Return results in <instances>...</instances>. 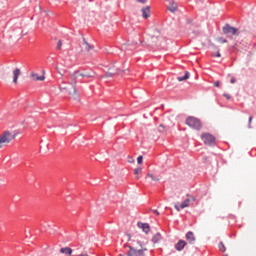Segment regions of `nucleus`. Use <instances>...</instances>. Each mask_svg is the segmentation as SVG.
<instances>
[{"label":"nucleus","instance_id":"obj_7","mask_svg":"<svg viewBox=\"0 0 256 256\" xmlns=\"http://www.w3.org/2000/svg\"><path fill=\"white\" fill-rule=\"evenodd\" d=\"M191 203V199L187 198L186 200H184L183 204L176 203L174 205L176 211H181V209H185L187 207H189V204Z\"/></svg>","mask_w":256,"mask_h":256},{"label":"nucleus","instance_id":"obj_21","mask_svg":"<svg viewBox=\"0 0 256 256\" xmlns=\"http://www.w3.org/2000/svg\"><path fill=\"white\" fill-rule=\"evenodd\" d=\"M61 47H63V41L58 40L57 45H56V50L61 51Z\"/></svg>","mask_w":256,"mask_h":256},{"label":"nucleus","instance_id":"obj_15","mask_svg":"<svg viewBox=\"0 0 256 256\" xmlns=\"http://www.w3.org/2000/svg\"><path fill=\"white\" fill-rule=\"evenodd\" d=\"M168 11H170V13H175V11H177V4L173 1H170V3L167 6Z\"/></svg>","mask_w":256,"mask_h":256},{"label":"nucleus","instance_id":"obj_18","mask_svg":"<svg viewBox=\"0 0 256 256\" xmlns=\"http://www.w3.org/2000/svg\"><path fill=\"white\" fill-rule=\"evenodd\" d=\"M162 237H161V233H156L153 238H152V242L153 243H159L161 241Z\"/></svg>","mask_w":256,"mask_h":256},{"label":"nucleus","instance_id":"obj_31","mask_svg":"<svg viewBox=\"0 0 256 256\" xmlns=\"http://www.w3.org/2000/svg\"><path fill=\"white\" fill-rule=\"evenodd\" d=\"M214 87H219V81L214 82Z\"/></svg>","mask_w":256,"mask_h":256},{"label":"nucleus","instance_id":"obj_1","mask_svg":"<svg viewBox=\"0 0 256 256\" xmlns=\"http://www.w3.org/2000/svg\"><path fill=\"white\" fill-rule=\"evenodd\" d=\"M87 77L88 79L93 77L92 74L86 73H79V70H76L75 72L69 73V85H71V88H68L67 86H61V90H67L69 95H71L72 99H79V92H77V78L78 77Z\"/></svg>","mask_w":256,"mask_h":256},{"label":"nucleus","instance_id":"obj_5","mask_svg":"<svg viewBox=\"0 0 256 256\" xmlns=\"http://www.w3.org/2000/svg\"><path fill=\"white\" fill-rule=\"evenodd\" d=\"M201 139L205 145H214L215 144V136L210 133H202Z\"/></svg>","mask_w":256,"mask_h":256},{"label":"nucleus","instance_id":"obj_11","mask_svg":"<svg viewBox=\"0 0 256 256\" xmlns=\"http://www.w3.org/2000/svg\"><path fill=\"white\" fill-rule=\"evenodd\" d=\"M186 246H187V242L185 240H179L175 244V249L176 251H183V249H185Z\"/></svg>","mask_w":256,"mask_h":256},{"label":"nucleus","instance_id":"obj_6","mask_svg":"<svg viewBox=\"0 0 256 256\" xmlns=\"http://www.w3.org/2000/svg\"><path fill=\"white\" fill-rule=\"evenodd\" d=\"M223 33L226 35H239L237 28L231 27L229 24L223 27Z\"/></svg>","mask_w":256,"mask_h":256},{"label":"nucleus","instance_id":"obj_26","mask_svg":"<svg viewBox=\"0 0 256 256\" xmlns=\"http://www.w3.org/2000/svg\"><path fill=\"white\" fill-rule=\"evenodd\" d=\"M137 163H138L139 165H141V164L143 163V156H139V157L137 158Z\"/></svg>","mask_w":256,"mask_h":256},{"label":"nucleus","instance_id":"obj_16","mask_svg":"<svg viewBox=\"0 0 256 256\" xmlns=\"http://www.w3.org/2000/svg\"><path fill=\"white\" fill-rule=\"evenodd\" d=\"M82 47L84 51H87L88 53H91V50L93 49V46H91L87 41L83 40Z\"/></svg>","mask_w":256,"mask_h":256},{"label":"nucleus","instance_id":"obj_33","mask_svg":"<svg viewBox=\"0 0 256 256\" xmlns=\"http://www.w3.org/2000/svg\"><path fill=\"white\" fill-rule=\"evenodd\" d=\"M221 43H227V40L220 39Z\"/></svg>","mask_w":256,"mask_h":256},{"label":"nucleus","instance_id":"obj_25","mask_svg":"<svg viewBox=\"0 0 256 256\" xmlns=\"http://www.w3.org/2000/svg\"><path fill=\"white\" fill-rule=\"evenodd\" d=\"M212 57H221V52L217 50L216 53H212Z\"/></svg>","mask_w":256,"mask_h":256},{"label":"nucleus","instance_id":"obj_30","mask_svg":"<svg viewBox=\"0 0 256 256\" xmlns=\"http://www.w3.org/2000/svg\"><path fill=\"white\" fill-rule=\"evenodd\" d=\"M154 215H160L158 210H153Z\"/></svg>","mask_w":256,"mask_h":256},{"label":"nucleus","instance_id":"obj_35","mask_svg":"<svg viewBox=\"0 0 256 256\" xmlns=\"http://www.w3.org/2000/svg\"><path fill=\"white\" fill-rule=\"evenodd\" d=\"M119 256H125V254H119Z\"/></svg>","mask_w":256,"mask_h":256},{"label":"nucleus","instance_id":"obj_13","mask_svg":"<svg viewBox=\"0 0 256 256\" xmlns=\"http://www.w3.org/2000/svg\"><path fill=\"white\" fill-rule=\"evenodd\" d=\"M137 225H138L139 229H142V231L144 233H149V231H151V228L149 227V224H147V223L138 222Z\"/></svg>","mask_w":256,"mask_h":256},{"label":"nucleus","instance_id":"obj_22","mask_svg":"<svg viewBox=\"0 0 256 256\" xmlns=\"http://www.w3.org/2000/svg\"><path fill=\"white\" fill-rule=\"evenodd\" d=\"M139 173H141V168H136L134 170V175H136V179H139Z\"/></svg>","mask_w":256,"mask_h":256},{"label":"nucleus","instance_id":"obj_20","mask_svg":"<svg viewBox=\"0 0 256 256\" xmlns=\"http://www.w3.org/2000/svg\"><path fill=\"white\" fill-rule=\"evenodd\" d=\"M178 81H187V79H189V72H185V75L184 76H180L177 78Z\"/></svg>","mask_w":256,"mask_h":256},{"label":"nucleus","instance_id":"obj_23","mask_svg":"<svg viewBox=\"0 0 256 256\" xmlns=\"http://www.w3.org/2000/svg\"><path fill=\"white\" fill-rule=\"evenodd\" d=\"M219 249L222 251V253H225V244H223V242L219 243Z\"/></svg>","mask_w":256,"mask_h":256},{"label":"nucleus","instance_id":"obj_14","mask_svg":"<svg viewBox=\"0 0 256 256\" xmlns=\"http://www.w3.org/2000/svg\"><path fill=\"white\" fill-rule=\"evenodd\" d=\"M20 75H21V69L16 68L15 70H13V83H15V85H17V80L19 79Z\"/></svg>","mask_w":256,"mask_h":256},{"label":"nucleus","instance_id":"obj_9","mask_svg":"<svg viewBox=\"0 0 256 256\" xmlns=\"http://www.w3.org/2000/svg\"><path fill=\"white\" fill-rule=\"evenodd\" d=\"M143 19H149L151 16V7L146 6L141 9Z\"/></svg>","mask_w":256,"mask_h":256},{"label":"nucleus","instance_id":"obj_32","mask_svg":"<svg viewBox=\"0 0 256 256\" xmlns=\"http://www.w3.org/2000/svg\"><path fill=\"white\" fill-rule=\"evenodd\" d=\"M224 97H226V99H231V96H229L228 94H224Z\"/></svg>","mask_w":256,"mask_h":256},{"label":"nucleus","instance_id":"obj_17","mask_svg":"<svg viewBox=\"0 0 256 256\" xmlns=\"http://www.w3.org/2000/svg\"><path fill=\"white\" fill-rule=\"evenodd\" d=\"M60 253H64V255H72L73 249L69 247H64L60 249Z\"/></svg>","mask_w":256,"mask_h":256},{"label":"nucleus","instance_id":"obj_4","mask_svg":"<svg viewBox=\"0 0 256 256\" xmlns=\"http://www.w3.org/2000/svg\"><path fill=\"white\" fill-rule=\"evenodd\" d=\"M15 137H17V135L15 133H11L9 131L4 132L0 136V149H3V147H5V145H9V143L11 141H13V139H15Z\"/></svg>","mask_w":256,"mask_h":256},{"label":"nucleus","instance_id":"obj_10","mask_svg":"<svg viewBox=\"0 0 256 256\" xmlns=\"http://www.w3.org/2000/svg\"><path fill=\"white\" fill-rule=\"evenodd\" d=\"M186 240L188 241V243H190V245H194L196 241L195 233H193L192 231H189L186 234Z\"/></svg>","mask_w":256,"mask_h":256},{"label":"nucleus","instance_id":"obj_8","mask_svg":"<svg viewBox=\"0 0 256 256\" xmlns=\"http://www.w3.org/2000/svg\"><path fill=\"white\" fill-rule=\"evenodd\" d=\"M30 78L32 79V81H45V74L39 76V74L31 72Z\"/></svg>","mask_w":256,"mask_h":256},{"label":"nucleus","instance_id":"obj_27","mask_svg":"<svg viewBox=\"0 0 256 256\" xmlns=\"http://www.w3.org/2000/svg\"><path fill=\"white\" fill-rule=\"evenodd\" d=\"M253 121V116H250L249 117V120H248V127L251 128V122Z\"/></svg>","mask_w":256,"mask_h":256},{"label":"nucleus","instance_id":"obj_34","mask_svg":"<svg viewBox=\"0 0 256 256\" xmlns=\"http://www.w3.org/2000/svg\"><path fill=\"white\" fill-rule=\"evenodd\" d=\"M78 256H89V255H87V254H80V255H78Z\"/></svg>","mask_w":256,"mask_h":256},{"label":"nucleus","instance_id":"obj_19","mask_svg":"<svg viewBox=\"0 0 256 256\" xmlns=\"http://www.w3.org/2000/svg\"><path fill=\"white\" fill-rule=\"evenodd\" d=\"M146 179H151V181H155V182H159L160 181L159 176H155V175H153L151 173L147 174Z\"/></svg>","mask_w":256,"mask_h":256},{"label":"nucleus","instance_id":"obj_2","mask_svg":"<svg viewBox=\"0 0 256 256\" xmlns=\"http://www.w3.org/2000/svg\"><path fill=\"white\" fill-rule=\"evenodd\" d=\"M127 238L129 241V244L126 245L127 247H129L127 256H145V251H147V248H137L143 247V243L139 242V240H137L136 238H131V234H127Z\"/></svg>","mask_w":256,"mask_h":256},{"label":"nucleus","instance_id":"obj_28","mask_svg":"<svg viewBox=\"0 0 256 256\" xmlns=\"http://www.w3.org/2000/svg\"><path fill=\"white\" fill-rule=\"evenodd\" d=\"M237 80L235 79V77H232L231 80H230V83H235Z\"/></svg>","mask_w":256,"mask_h":256},{"label":"nucleus","instance_id":"obj_12","mask_svg":"<svg viewBox=\"0 0 256 256\" xmlns=\"http://www.w3.org/2000/svg\"><path fill=\"white\" fill-rule=\"evenodd\" d=\"M125 70H115L114 68H110L107 73V77H112V75H123Z\"/></svg>","mask_w":256,"mask_h":256},{"label":"nucleus","instance_id":"obj_24","mask_svg":"<svg viewBox=\"0 0 256 256\" xmlns=\"http://www.w3.org/2000/svg\"><path fill=\"white\" fill-rule=\"evenodd\" d=\"M158 131H159V133H165V126H163V124H161V125L158 127Z\"/></svg>","mask_w":256,"mask_h":256},{"label":"nucleus","instance_id":"obj_29","mask_svg":"<svg viewBox=\"0 0 256 256\" xmlns=\"http://www.w3.org/2000/svg\"><path fill=\"white\" fill-rule=\"evenodd\" d=\"M138 3H147V0H136Z\"/></svg>","mask_w":256,"mask_h":256},{"label":"nucleus","instance_id":"obj_3","mask_svg":"<svg viewBox=\"0 0 256 256\" xmlns=\"http://www.w3.org/2000/svg\"><path fill=\"white\" fill-rule=\"evenodd\" d=\"M185 123L188 125V127H190V129H194L195 131H201L203 127L201 120L195 116L187 117Z\"/></svg>","mask_w":256,"mask_h":256}]
</instances>
